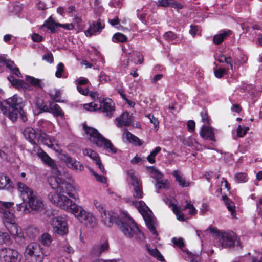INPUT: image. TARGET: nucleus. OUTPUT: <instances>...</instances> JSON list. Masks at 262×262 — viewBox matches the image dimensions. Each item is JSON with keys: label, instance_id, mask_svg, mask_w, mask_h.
<instances>
[{"label": "nucleus", "instance_id": "nucleus-38", "mask_svg": "<svg viewBox=\"0 0 262 262\" xmlns=\"http://www.w3.org/2000/svg\"><path fill=\"white\" fill-rule=\"evenodd\" d=\"M26 81L31 84L32 85L36 87L41 88V80L39 79L35 78L33 77L30 76H26Z\"/></svg>", "mask_w": 262, "mask_h": 262}, {"label": "nucleus", "instance_id": "nucleus-17", "mask_svg": "<svg viewBox=\"0 0 262 262\" xmlns=\"http://www.w3.org/2000/svg\"><path fill=\"white\" fill-rule=\"evenodd\" d=\"M6 103L13 110L17 111V112L22 111L23 107L25 105L23 98L19 97L16 94L7 99L6 100Z\"/></svg>", "mask_w": 262, "mask_h": 262}, {"label": "nucleus", "instance_id": "nucleus-59", "mask_svg": "<svg viewBox=\"0 0 262 262\" xmlns=\"http://www.w3.org/2000/svg\"><path fill=\"white\" fill-rule=\"evenodd\" d=\"M135 57L134 58V62L135 64H141L143 62V58L140 52H136L134 53Z\"/></svg>", "mask_w": 262, "mask_h": 262}, {"label": "nucleus", "instance_id": "nucleus-42", "mask_svg": "<svg viewBox=\"0 0 262 262\" xmlns=\"http://www.w3.org/2000/svg\"><path fill=\"white\" fill-rule=\"evenodd\" d=\"M161 150V147L157 146L150 152V155L147 157V159L150 163H154L155 162V158Z\"/></svg>", "mask_w": 262, "mask_h": 262}, {"label": "nucleus", "instance_id": "nucleus-53", "mask_svg": "<svg viewBox=\"0 0 262 262\" xmlns=\"http://www.w3.org/2000/svg\"><path fill=\"white\" fill-rule=\"evenodd\" d=\"M172 242L174 246H176L181 249H182L184 246V243L182 238L173 237L172 239Z\"/></svg>", "mask_w": 262, "mask_h": 262}, {"label": "nucleus", "instance_id": "nucleus-23", "mask_svg": "<svg viewBox=\"0 0 262 262\" xmlns=\"http://www.w3.org/2000/svg\"><path fill=\"white\" fill-rule=\"evenodd\" d=\"M232 32L230 30H224L221 31L219 33L215 35L213 37V42L215 45H220L223 41L231 35Z\"/></svg>", "mask_w": 262, "mask_h": 262}, {"label": "nucleus", "instance_id": "nucleus-51", "mask_svg": "<svg viewBox=\"0 0 262 262\" xmlns=\"http://www.w3.org/2000/svg\"><path fill=\"white\" fill-rule=\"evenodd\" d=\"M146 117L148 118L150 122L153 124L155 128L157 129L159 127V121L157 118L151 114L146 116Z\"/></svg>", "mask_w": 262, "mask_h": 262}, {"label": "nucleus", "instance_id": "nucleus-44", "mask_svg": "<svg viewBox=\"0 0 262 262\" xmlns=\"http://www.w3.org/2000/svg\"><path fill=\"white\" fill-rule=\"evenodd\" d=\"M62 249L68 253H73L74 250L67 241H64L60 244Z\"/></svg>", "mask_w": 262, "mask_h": 262}, {"label": "nucleus", "instance_id": "nucleus-55", "mask_svg": "<svg viewBox=\"0 0 262 262\" xmlns=\"http://www.w3.org/2000/svg\"><path fill=\"white\" fill-rule=\"evenodd\" d=\"M201 116L202 117V121L204 123L207 124H210L211 123V120L209 119L207 113L205 111H203L200 113Z\"/></svg>", "mask_w": 262, "mask_h": 262}, {"label": "nucleus", "instance_id": "nucleus-12", "mask_svg": "<svg viewBox=\"0 0 262 262\" xmlns=\"http://www.w3.org/2000/svg\"><path fill=\"white\" fill-rule=\"evenodd\" d=\"M21 254L15 249L11 248H3L0 249L1 262H20Z\"/></svg>", "mask_w": 262, "mask_h": 262}, {"label": "nucleus", "instance_id": "nucleus-54", "mask_svg": "<svg viewBox=\"0 0 262 262\" xmlns=\"http://www.w3.org/2000/svg\"><path fill=\"white\" fill-rule=\"evenodd\" d=\"M214 73L216 77L220 78L227 73V70L224 68H220L215 70Z\"/></svg>", "mask_w": 262, "mask_h": 262}, {"label": "nucleus", "instance_id": "nucleus-18", "mask_svg": "<svg viewBox=\"0 0 262 262\" xmlns=\"http://www.w3.org/2000/svg\"><path fill=\"white\" fill-rule=\"evenodd\" d=\"M101 221L106 226L111 227L114 223L118 224V217L116 213L110 211H103L100 214Z\"/></svg>", "mask_w": 262, "mask_h": 262}, {"label": "nucleus", "instance_id": "nucleus-61", "mask_svg": "<svg viewBox=\"0 0 262 262\" xmlns=\"http://www.w3.org/2000/svg\"><path fill=\"white\" fill-rule=\"evenodd\" d=\"M190 29L189 31L190 34L192 36V37H194L196 34L198 33V31H199V27L198 26H193V25H191L190 26Z\"/></svg>", "mask_w": 262, "mask_h": 262}, {"label": "nucleus", "instance_id": "nucleus-13", "mask_svg": "<svg viewBox=\"0 0 262 262\" xmlns=\"http://www.w3.org/2000/svg\"><path fill=\"white\" fill-rule=\"evenodd\" d=\"M127 175L130 180V185L133 187V194L135 199H141L143 195L142 186L140 179L135 174L133 170H129L127 171Z\"/></svg>", "mask_w": 262, "mask_h": 262}, {"label": "nucleus", "instance_id": "nucleus-20", "mask_svg": "<svg viewBox=\"0 0 262 262\" xmlns=\"http://www.w3.org/2000/svg\"><path fill=\"white\" fill-rule=\"evenodd\" d=\"M80 221L85 222L87 225H89L92 228L96 227L98 223V220L94 214L92 212L86 210Z\"/></svg>", "mask_w": 262, "mask_h": 262}, {"label": "nucleus", "instance_id": "nucleus-32", "mask_svg": "<svg viewBox=\"0 0 262 262\" xmlns=\"http://www.w3.org/2000/svg\"><path fill=\"white\" fill-rule=\"evenodd\" d=\"M170 206L173 213L176 215L177 219L180 221H184L185 220V216L184 214L181 212V209L180 207L177 206L174 203H171Z\"/></svg>", "mask_w": 262, "mask_h": 262}, {"label": "nucleus", "instance_id": "nucleus-35", "mask_svg": "<svg viewBox=\"0 0 262 262\" xmlns=\"http://www.w3.org/2000/svg\"><path fill=\"white\" fill-rule=\"evenodd\" d=\"M222 198L226 204L227 209L231 212L232 216L234 217L235 213L234 203L232 201H230L227 196H223Z\"/></svg>", "mask_w": 262, "mask_h": 262}, {"label": "nucleus", "instance_id": "nucleus-39", "mask_svg": "<svg viewBox=\"0 0 262 262\" xmlns=\"http://www.w3.org/2000/svg\"><path fill=\"white\" fill-rule=\"evenodd\" d=\"M59 26V24L55 23L51 18H49L43 24L42 27H46L52 32L55 31L57 27Z\"/></svg>", "mask_w": 262, "mask_h": 262}, {"label": "nucleus", "instance_id": "nucleus-1", "mask_svg": "<svg viewBox=\"0 0 262 262\" xmlns=\"http://www.w3.org/2000/svg\"><path fill=\"white\" fill-rule=\"evenodd\" d=\"M55 172V175L51 176L48 178L49 185L55 190L49 194V200L56 206L73 214L80 221L85 210L68 198L69 197L75 200L79 199L75 188L72 184L64 181L58 169Z\"/></svg>", "mask_w": 262, "mask_h": 262}, {"label": "nucleus", "instance_id": "nucleus-64", "mask_svg": "<svg viewBox=\"0 0 262 262\" xmlns=\"http://www.w3.org/2000/svg\"><path fill=\"white\" fill-rule=\"evenodd\" d=\"M32 39L33 41L39 42L42 41V37L37 33H33L32 35Z\"/></svg>", "mask_w": 262, "mask_h": 262}, {"label": "nucleus", "instance_id": "nucleus-62", "mask_svg": "<svg viewBox=\"0 0 262 262\" xmlns=\"http://www.w3.org/2000/svg\"><path fill=\"white\" fill-rule=\"evenodd\" d=\"M42 59L48 62L52 63L53 61V56L51 53H47L42 57Z\"/></svg>", "mask_w": 262, "mask_h": 262}, {"label": "nucleus", "instance_id": "nucleus-45", "mask_svg": "<svg viewBox=\"0 0 262 262\" xmlns=\"http://www.w3.org/2000/svg\"><path fill=\"white\" fill-rule=\"evenodd\" d=\"M156 187L158 189H168L169 187V183L167 180H162V181H157Z\"/></svg>", "mask_w": 262, "mask_h": 262}, {"label": "nucleus", "instance_id": "nucleus-28", "mask_svg": "<svg viewBox=\"0 0 262 262\" xmlns=\"http://www.w3.org/2000/svg\"><path fill=\"white\" fill-rule=\"evenodd\" d=\"M21 232L24 234V237L23 238H25V235L24 232H22L21 230ZM25 232L26 236H28L29 238L31 239H34L39 235V230L37 228L35 227H28L25 230ZM22 238H23L19 237L17 238L16 240H18L19 239H21Z\"/></svg>", "mask_w": 262, "mask_h": 262}, {"label": "nucleus", "instance_id": "nucleus-22", "mask_svg": "<svg viewBox=\"0 0 262 262\" xmlns=\"http://www.w3.org/2000/svg\"><path fill=\"white\" fill-rule=\"evenodd\" d=\"M122 139L124 142H128L134 144L135 145H141L143 142L138 137L134 136L127 130L125 129L122 134Z\"/></svg>", "mask_w": 262, "mask_h": 262}, {"label": "nucleus", "instance_id": "nucleus-57", "mask_svg": "<svg viewBox=\"0 0 262 262\" xmlns=\"http://www.w3.org/2000/svg\"><path fill=\"white\" fill-rule=\"evenodd\" d=\"M186 209H189V214L191 215H194L196 213V210L193 205L189 203H187L182 210H185Z\"/></svg>", "mask_w": 262, "mask_h": 262}, {"label": "nucleus", "instance_id": "nucleus-50", "mask_svg": "<svg viewBox=\"0 0 262 262\" xmlns=\"http://www.w3.org/2000/svg\"><path fill=\"white\" fill-rule=\"evenodd\" d=\"M93 205L100 214L103 212V211H106L104 208L103 205L97 199L94 200Z\"/></svg>", "mask_w": 262, "mask_h": 262}, {"label": "nucleus", "instance_id": "nucleus-31", "mask_svg": "<svg viewBox=\"0 0 262 262\" xmlns=\"http://www.w3.org/2000/svg\"><path fill=\"white\" fill-rule=\"evenodd\" d=\"M93 161L95 163L96 165L98 166V168L100 170V171L103 173L104 174L106 173V171L105 170L104 167L102 164V162L99 158V157L95 151H93L92 154H91V156L90 157Z\"/></svg>", "mask_w": 262, "mask_h": 262}, {"label": "nucleus", "instance_id": "nucleus-47", "mask_svg": "<svg viewBox=\"0 0 262 262\" xmlns=\"http://www.w3.org/2000/svg\"><path fill=\"white\" fill-rule=\"evenodd\" d=\"M163 37L166 40L171 41L177 38V35L173 32L168 31L164 33Z\"/></svg>", "mask_w": 262, "mask_h": 262}, {"label": "nucleus", "instance_id": "nucleus-56", "mask_svg": "<svg viewBox=\"0 0 262 262\" xmlns=\"http://www.w3.org/2000/svg\"><path fill=\"white\" fill-rule=\"evenodd\" d=\"M91 172H92V174L95 177L97 181L104 183L106 182V178L104 176L102 175H99L92 170H91Z\"/></svg>", "mask_w": 262, "mask_h": 262}, {"label": "nucleus", "instance_id": "nucleus-63", "mask_svg": "<svg viewBox=\"0 0 262 262\" xmlns=\"http://www.w3.org/2000/svg\"><path fill=\"white\" fill-rule=\"evenodd\" d=\"M99 79L102 82H106L110 79V77L103 72H101L99 75Z\"/></svg>", "mask_w": 262, "mask_h": 262}, {"label": "nucleus", "instance_id": "nucleus-43", "mask_svg": "<svg viewBox=\"0 0 262 262\" xmlns=\"http://www.w3.org/2000/svg\"><path fill=\"white\" fill-rule=\"evenodd\" d=\"M248 176L245 173L239 172L235 174V180L237 183L246 182L248 181Z\"/></svg>", "mask_w": 262, "mask_h": 262}, {"label": "nucleus", "instance_id": "nucleus-5", "mask_svg": "<svg viewBox=\"0 0 262 262\" xmlns=\"http://www.w3.org/2000/svg\"><path fill=\"white\" fill-rule=\"evenodd\" d=\"M126 201L131 205L135 206L138 209L143 217L146 225L152 233L154 236L153 237L156 239H158V233L155 228L156 224V220L152 216L151 211L149 210L145 203L142 201H135L132 198H126Z\"/></svg>", "mask_w": 262, "mask_h": 262}, {"label": "nucleus", "instance_id": "nucleus-6", "mask_svg": "<svg viewBox=\"0 0 262 262\" xmlns=\"http://www.w3.org/2000/svg\"><path fill=\"white\" fill-rule=\"evenodd\" d=\"M120 229L127 237H135L138 241H143L144 235L139 230L134 221L126 214L118 223Z\"/></svg>", "mask_w": 262, "mask_h": 262}, {"label": "nucleus", "instance_id": "nucleus-21", "mask_svg": "<svg viewBox=\"0 0 262 262\" xmlns=\"http://www.w3.org/2000/svg\"><path fill=\"white\" fill-rule=\"evenodd\" d=\"M42 110L44 112L52 113L54 116L63 117V112L60 106L54 103H50L48 106H44Z\"/></svg>", "mask_w": 262, "mask_h": 262}, {"label": "nucleus", "instance_id": "nucleus-9", "mask_svg": "<svg viewBox=\"0 0 262 262\" xmlns=\"http://www.w3.org/2000/svg\"><path fill=\"white\" fill-rule=\"evenodd\" d=\"M26 262H42L44 254L42 248L37 243H31L25 248L24 252Z\"/></svg>", "mask_w": 262, "mask_h": 262}, {"label": "nucleus", "instance_id": "nucleus-15", "mask_svg": "<svg viewBox=\"0 0 262 262\" xmlns=\"http://www.w3.org/2000/svg\"><path fill=\"white\" fill-rule=\"evenodd\" d=\"M60 159L68 168L73 170L81 171L84 169V166L82 164L67 154H62Z\"/></svg>", "mask_w": 262, "mask_h": 262}, {"label": "nucleus", "instance_id": "nucleus-48", "mask_svg": "<svg viewBox=\"0 0 262 262\" xmlns=\"http://www.w3.org/2000/svg\"><path fill=\"white\" fill-rule=\"evenodd\" d=\"M10 239V236L7 233L0 231V245L8 243Z\"/></svg>", "mask_w": 262, "mask_h": 262}, {"label": "nucleus", "instance_id": "nucleus-7", "mask_svg": "<svg viewBox=\"0 0 262 262\" xmlns=\"http://www.w3.org/2000/svg\"><path fill=\"white\" fill-rule=\"evenodd\" d=\"M83 128L85 134L89 136V139L95 142L97 146L99 147L104 146L107 151L112 154L117 152V149L111 142L103 137L97 130L85 125H83Z\"/></svg>", "mask_w": 262, "mask_h": 262}, {"label": "nucleus", "instance_id": "nucleus-29", "mask_svg": "<svg viewBox=\"0 0 262 262\" xmlns=\"http://www.w3.org/2000/svg\"><path fill=\"white\" fill-rule=\"evenodd\" d=\"M0 109L2 111L3 113L13 122L16 121L18 117V114L20 113V112H17L14 110H13L11 112H7L5 107L2 105L1 107H0Z\"/></svg>", "mask_w": 262, "mask_h": 262}, {"label": "nucleus", "instance_id": "nucleus-25", "mask_svg": "<svg viewBox=\"0 0 262 262\" xmlns=\"http://www.w3.org/2000/svg\"><path fill=\"white\" fill-rule=\"evenodd\" d=\"M158 5L164 7L170 6L178 10L183 8V6L174 0H158Z\"/></svg>", "mask_w": 262, "mask_h": 262}, {"label": "nucleus", "instance_id": "nucleus-19", "mask_svg": "<svg viewBox=\"0 0 262 262\" xmlns=\"http://www.w3.org/2000/svg\"><path fill=\"white\" fill-rule=\"evenodd\" d=\"M132 121V115L126 112H123L119 117L115 119V123L118 127L130 126Z\"/></svg>", "mask_w": 262, "mask_h": 262}, {"label": "nucleus", "instance_id": "nucleus-30", "mask_svg": "<svg viewBox=\"0 0 262 262\" xmlns=\"http://www.w3.org/2000/svg\"><path fill=\"white\" fill-rule=\"evenodd\" d=\"M6 67L16 76L21 77V75L18 68H17L14 62L10 60H6L5 61Z\"/></svg>", "mask_w": 262, "mask_h": 262}, {"label": "nucleus", "instance_id": "nucleus-16", "mask_svg": "<svg viewBox=\"0 0 262 262\" xmlns=\"http://www.w3.org/2000/svg\"><path fill=\"white\" fill-rule=\"evenodd\" d=\"M104 26L103 22L100 19H99L97 22H93L90 24L89 28L84 31V33L88 37L96 35L102 31Z\"/></svg>", "mask_w": 262, "mask_h": 262}, {"label": "nucleus", "instance_id": "nucleus-40", "mask_svg": "<svg viewBox=\"0 0 262 262\" xmlns=\"http://www.w3.org/2000/svg\"><path fill=\"white\" fill-rule=\"evenodd\" d=\"M112 41L114 42H125L127 41V37L121 33H116L113 35Z\"/></svg>", "mask_w": 262, "mask_h": 262}, {"label": "nucleus", "instance_id": "nucleus-14", "mask_svg": "<svg viewBox=\"0 0 262 262\" xmlns=\"http://www.w3.org/2000/svg\"><path fill=\"white\" fill-rule=\"evenodd\" d=\"M100 106L99 110L105 113L106 116L111 118L115 110V103L108 98H99Z\"/></svg>", "mask_w": 262, "mask_h": 262}, {"label": "nucleus", "instance_id": "nucleus-33", "mask_svg": "<svg viewBox=\"0 0 262 262\" xmlns=\"http://www.w3.org/2000/svg\"><path fill=\"white\" fill-rule=\"evenodd\" d=\"M10 179L3 174H0V189H9L11 185Z\"/></svg>", "mask_w": 262, "mask_h": 262}, {"label": "nucleus", "instance_id": "nucleus-41", "mask_svg": "<svg viewBox=\"0 0 262 262\" xmlns=\"http://www.w3.org/2000/svg\"><path fill=\"white\" fill-rule=\"evenodd\" d=\"M149 172H150L151 177L154 179H156L157 181L160 180L162 179L163 174L154 167H149Z\"/></svg>", "mask_w": 262, "mask_h": 262}, {"label": "nucleus", "instance_id": "nucleus-3", "mask_svg": "<svg viewBox=\"0 0 262 262\" xmlns=\"http://www.w3.org/2000/svg\"><path fill=\"white\" fill-rule=\"evenodd\" d=\"M13 205L14 203L11 202L0 201V217L6 229L16 239L19 237L24 238V236L12 212Z\"/></svg>", "mask_w": 262, "mask_h": 262}, {"label": "nucleus", "instance_id": "nucleus-49", "mask_svg": "<svg viewBox=\"0 0 262 262\" xmlns=\"http://www.w3.org/2000/svg\"><path fill=\"white\" fill-rule=\"evenodd\" d=\"M83 107L85 110L90 111H93L99 110V106L98 104L94 102L84 104Z\"/></svg>", "mask_w": 262, "mask_h": 262}, {"label": "nucleus", "instance_id": "nucleus-60", "mask_svg": "<svg viewBox=\"0 0 262 262\" xmlns=\"http://www.w3.org/2000/svg\"><path fill=\"white\" fill-rule=\"evenodd\" d=\"M75 82L77 86H78V85L86 86L89 82V80L86 78L80 77L76 80Z\"/></svg>", "mask_w": 262, "mask_h": 262}, {"label": "nucleus", "instance_id": "nucleus-26", "mask_svg": "<svg viewBox=\"0 0 262 262\" xmlns=\"http://www.w3.org/2000/svg\"><path fill=\"white\" fill-rule=\"evenodd\" d=\"M145 248L148 253L157 260L161 262H164L165 261L164 257L157 248H151L149 244H146Z\"/></svg>", "mask_w": 262, "mask_h": 262}, {"label": "nucleus", "instance_id": "nucleus-2", "mask_svg": "<svg viewBox=\"0 0 262 262\" xmlns=\"http://www.w3.org/2000/svg\"><path fill=\"white\" fill-rule=\"evenodd\" d=\"M23 134L25 138L33 145V149L30 151L31 154L33 156L37 155L45 164L55 171L57 170L58 168L55 161L38 145V142L40 141L49 148L55 149V147L58 146L57 140L41 130H35L30 127L25 128Z\"/></svg>", "mask_w": 262, "mask_h": 262}, {"label": "nucleus", "instance_id": "nucleus-10", "mask_svg": "<svg viewBox=\"0 0 262 262\" xmlns=\"http://www.w3.org/2000/svg\"><path fill=\"white\" fill-rule=\"evenodd\" d=\"M109 248L108 239L103 238L91 246L89 251L88 256L90 259L99 258L103 253H107Z\"/></svg>", "mask_w": 262, "mask_h": 262}, {"label": "nucleus", "instance_id": "nucleus-36", "mask_svg": "<svg viewBox=\"0 0 262 262\" xmlns=\"http://www.w3.org/2000/svg\"><path fill=\"white\" fill-rule=\"evenodd\" d=\"M8 79L11 83V84L18 89L25 88L26 83L22 80H18L14 78L13 76H9Z\"/></svg>", "mask_w": 262, "mask_h": 262}, {"label": "nucleus", "instance_id": "nucleus-11", "mask_svg": "<svg viewBox=\"0 0 262 262\" xmlns=\"http://www.w3.org/2000/svg\"><path fill=\"white\" fill-rule=\"evenodd\" d=\"M48 222L52 226L54 233L61 235L68 233L67 223L63 217L60 216H53L50 218Z\"/></svg>", "mask_w": 262, "mask_h": 262}, {"label": "nucleus", "instance_id": "nucleus-46", "mask_svg": "<svg viewBox=\"0 0 262 262\" xmlns=\"http://www.w3.org/2000/svg\"><path fill=\"white\" fill-rule=\"evenodd\" d=\"M249 130V127H242L238 125L237 128V136L238 137H243L246 135L247 132Z\"/></svg>", "mask_w": 262, "mask_h": 262}, {"label": "nucleus", "instance_id": "nucleus-27", "mask_svg": "<svg viewBox=\"0 0 262 262\" xmlns=\"http://www.w3.org/2000/svg\"><path fill=\"white\" fill-rule=\"evenodd\" d=\"M172 174L175 177L176 181L181 187H186L189 186L190 183L186 180L185 178L179 171L177 170H173Z\"/></svg>", "mask_w": 262, "mask_h": 262}, {"label": "nucleus", "instance_id": "nucleus-24", "mask_svg": "<svg viewBox=\"0 0 262 262\" xmlns=\"http://www.w3.org/2000/svg\"><path fill=\"white\" fill-rule=\"evenodd\" d=\"M200 135L204 139L215 141L213 130L209 126H203L201 128Z\"/></svg>", "mask_w": 262, "mask_h": 262}, {"label": "nucleus", "instance_id": "nucleus-37", "mask_svg": "<svg viewBox=\"0 0 262 262\" xmlns=\"http://www.w3.org/2000/svg\"><path fill=\"white\" fill-rule=\"evenodd\" d=\"M55 76L57 78H66L68 76L67 74L64 73V66L61 62L58 64L57 70L55 72Z\"/></svg>", "mask_w": 262, "mask_h": 262}, {"label": "nucleus", "instance_id": "nucleus-34", "mask_svg": "<svg viewBox=\"0 0 262 262\" xmlns=\"http://www.w3.org/2000/svg\"><path fill=\"white\" fill-rule=\"evenodd\" d=\"M39 241L44 246L48 247L51 245L52 242V238L51 235L49 233H45L40 237Z\"/></svg>", "mask_w": 262, "mask_h": 262}, {"label": "nucleus", "instance_id": "nucleus-58", "mask_svg": "<svg viewBox=\"0 0 262 262\" xmlns=\"http://www.w3.org/2000/svg\"><path fill=\"white\" fill-rule=\"evenodd\" d=\"M77 91L82 95L86 96L89 94L88 88L86 86H81L78 85L77 86Z\"/></svg>", "mask_w": 262, "mask_h": 262}, {"label": "nucleus", "instance_id": "nucleus-52", "mask_svg": "<svg viewBox=\"0 0 262 262\" xmlns=\"http://www.w3.org/2000/svg\"><path fill=\"white\" fill-rule=\"evenodd\" d=\"M188 260L190 262H200V257L199 255L194 254L190 252H187Z\"/></svg>", "mask_w": 262, "mask_h": 262}, {"label": "nucleus", "instance_id": "nucleus-4", "mask_svg": "<svg viewBox=\"0 0 262 262\" xmlns=\"http://www.w3.org/2000/svg\"><path fill=\"white\" fill-rule=\"evenodd\" d=\"M17 188L23 201H27L32 210L39 211L43 210L44 204L42 199L31 188L21 182L17 183Z\"/></svg>", "mask_w": 262, "mask_h": 262}, {"label": "nucleus", "instance_id": "nucleus-8", "mask_svg": "<svg viewBox=\"0 0 262 262\" xmlns=\"http://www.w3.org/2000/svg\"><path fill=\"white\" fill-rule=\"evenodd\" d=\"M209 230L211 232L216 234V239L222 248H230L239 244V238L233 232H222L211 227L209 228Z\"/></svg>", "mask_w": 262, "mask_h": 262}]
</instances>
